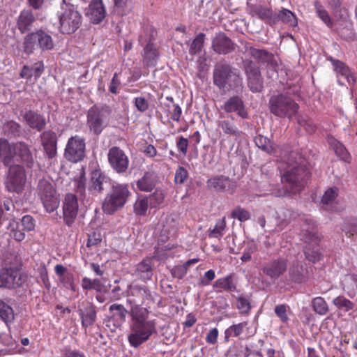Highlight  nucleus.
<instances>
[{"mask_svg":"<svg viewBox=\"0 0 357 357\" xmlns=\"http://www.w3.org/2000/svg\"><path fill=\"white\" fill-rule=\"evenodd\" d=\"M15 318L14 312L13 308L0 300V319L3 321L6 324L11 323Z\"/></svg>","mask_w":357,"mask_h":357,"instance_id":"51","label":"nucleus"},{"mask_svg":"<svg viewBox=\"0 0 357 357\" xmlns=\"http://www.w3.org/2000/svg\"><path fill=\"white\" fill-rule=\"evenodd\" d=\"M213 288L217 292L222 291L231 292L236 291V286L233 282V275H229L226 277L218 279L213 284Z\"/></svg>","mask_w":357,"mask_h":357,"instance_id":"37","label":"nucleus"},{"mask_svg":"<svg viewBox=\"0 0 357 357\" xmlns=\"http://www.w3.org/2000/svg\"><path fill=\"white\" fill-rule=\"evenodd\" d=\"M35 195L40 200L47 212H54L59 207V195L49 178H42L38 181Z\"/></svg>","mask_w":357,"mask_h":357,"instance_id":"8","label":"nucleus"},{"mask_svg":"<svg viewBox=\"0 0 357 357\" xmlns=\"http://www.w3.org/2000/svg\"><path fill=\"white\" fill-rule=\"evenodd\" d=\"M298 123L303 127L305 131L310 134H312L316 131V126L308 116H298Z\"/></svg>","mask_w":357,"mask_h":357,"instance_id":"57","label":"nucleus"},{"mask_svg":"<svg viewBox=\"0 0 357 357\" xmlns=\"http://www.w3.org/2000/svg\"><path fill=\"white\" fill-rule=\"evenodd\" d=\"M218 126L222 130L225 135L234 137L236 139L240 137L242 134V132L238 129L234 122L229 120L220 121Z\"/></svg>","mask_w":357,"mask_h":357,"instance_id":"42","label":"nucleus"},{"mask_svg":"<svg viewBox=\"0 0 357 357\" xmlns=\"http://www.w3.org/2000/svg\"><path fill=\"white\" fill-rule=\"evenodd\" d=\"M215 273L213 270L207 271L203 276L201 277L199 284L201 286H208L215 279Z\"/></svg>","mask_w":357,"mask_h":357,"instance_id":"63","label":"nucleus"},{"mask_svg":"<svg viewBox=\"0 0 357 357\" xmlns=\"http://www.w3.org/2000/svg\"><path fill=\"white\" fill-rule=\"evenodd\" d=\"M223 109L227 113L236 112L243 119H248L249 115L245 108L243 100L238 96L229 98L224 104Z\"/></svg>","mask_w":357,"mask_h":357,"instance_id":"26","label":"nucleus"},{"mask_svg":"<svg viewBox=\"0 0 357 357\" xmlns=\"http://www.w3.org/2000/svg\"><path fill=\"white\" fill-rule=\"evenodd\" d=\"M109 181V178L100 170H93L91 172V184L89 190L95 192L100 193L104 190V184Z\"/></svg>","mask_w":357,"mask_h":357,"instance_id":"34","label":"nucleus"},{"mask_svg":"<svg viewBox=\"0 0 357 357\" xmlns=\"http://www.w3.org/2000/svg\"><path fill=\"white\" fill-rule=\"evenodd\" d=\"M63 221L70 227L77 218L79 205L76 195L72 193H68L65 195L63 201Z\"/></svg>","mask_w":357,"mask_h":357,"instance_id":"16","label":"nucleus"},{"mask_svg":"<svg viewBox=\"0 0 357 357\" xmlns=\"http://www.w3.org/2000/svg\"><path fill=\"white\" fill-rule=\"evenodd\" d=\"M328 143L333 149L337 156L342 160L348 163L351 162V156L350 153L340 141L336 139L335 137L330 136L328 137Z\"/></svg>","mask_w":357,"mask_h":357,"instance_id":"35","label":"nucleus"},{"mask_svg":"<svg viewBox=\"0 0 357 357\" xmlns=\"http://www.w3.org/2000/svg\"><path fill=\"white\" fill-rule=\"evenodd\" d=\"M111 315L108 321H113L115 328H120L126 319L128 310L122 304L113 303L109 307Z\"/></svg>","mask_w":357,"mask_h":357,"instance_id":"30","label":"nucleus"},{"mask_svg":"<svg viewBox=\"0 0 357 357\" xmlns=\"http://www.w3.org/2000/svg\"><path fill=\"white\" fill-rule=\"evenodd\" d=\"M23 119L30 128L38 132L42 131L45 128V116L34 110H26L23 115Z\"/></svg>","mask_w":357,"mask_h":357,"instance_id":"27","label":"nucleus"},{"mask_svg":"<svg viewBox=\"0 0 357 357\" xmlns=\"http://www.w3.org/2000/svg\"><path fill=\"white\" fill-rule=\"evenodd\" d=\"M18 273L10 267L3 268L0 273V287L15 289L22 284Z\"/></svg>","mask_w":357,"mask_h":357,"instance_id":"21","label":"nucleus"},{"mask_svg":"<svg viewBox=\"0 0 357 357\" xmlns=\"http://www.w3.org/2000/svg\"><path fill=\"white\" fill-rule=\"evenodd\" d=\"M150 31L151 37L149 41L144 48L143 63L146 66H154L159 56V52L154 47L153 43H151V40L154 39V35L156 33V31L153 28H150Z\"/></svg>","mask_w":357,"mask_h":357,"instance_id":"28","label":"nucleus"},{"mask_svg":"<svg viewBox=\"0 0 357 357\" xmlns=\"http://www.w3.org/2000/svg\"><path fill=\"white\" fill-rule=\"evenodd\" d=\"M126 294V303L130 307V315L149 313V310L155 304L157 295L153 294L146 286L130 284Z\"/></svg>","mask_w":357,"mask_h":357,"instance_id":"3","label":"nucleus"},{"mask_svg":"<svg viewBox=\"0 0 357 357\" xmlns=\"http://www.w3.org/2000/svg\"><path fill=\"white\" fill-rule=\"evenodd\" d=\"M287 308L288 306L285 304H280L278 305L275 307V314L280 318V321L284 323L287 324L289 319L287 315Z\"/></svg>","mask_w":357,"mask_h":357,"instance_id":"60","label":"nucleus"},{"mask_svg":"<svg viewBox=\"0 0 357 357\" xmlns=\"http://www.w3.org/2000/svg\"><path fill=\"white\" fill-rule=\"evenodd\" d=\"M310 178V172L305 165H288L287 169L281 175V182L284 186L278 188L275 195L277 197L289 196L301 192Z\"/></svg>","mask_w":357,"mask_h":357,"instance_id":"1","label":"nucleus"},{"mask_svg":"<svg viewBox=\"0 0 357 357\" xmlns=\"http://www.w3.org/2000/svg\"><path fill=\"white\" fill-rule=\"evenodd\" d=\"M155 185L153 176L149 173H145L144 175L137 181V186L141 191H151Z\"/></svg>","mask_w":357,"mask_h":357,"instance_id":"45","label":"nucleus"},{"mask_svg":"<svg viewBox=\"0 0 357 357\" xmlns=\"http://www.w3.org/2000/svg\"><path fill=\"white\" fill-rule=\"evenodd\" d=\"M236 44L225 33L220 31L212 38L211 48L218 54H228L236 50Z\"/></svg>","mask_w":357,"mask_h":357,"instance_id":"17","label":"nucleus"},{"mask_svg":"<svg viewBox=\"0 0 357 357\" xmlns=\"http://www.w3.org/2000/svg\"><path fill=\"white\" fill-rule=\"evenodd\" d=\"M85 139L79 135L68 139L64 150L65 158L71 162H78L85 158Z\"/></svg>","mask_w":357,"mask_h":357,"instance_id":"13","label":"nucleus"},{"mask_svg":"<svg viewBox=\"0 0 357 357\" xmlns=\"http://www.w3.org/2000/svg\"><path fill=\"white\" fill-rule=\"evenodd\" d=\"M3 128L6 132L13 136L19 135L21 132L20 125L15 121H9L4 124Z\"/></svg>","mask_w":357,"mask_h":357,"instance_id":"58","label":"nucleus"},{"mask_svg":"<svg viewBox=\"0 0 357 357\" xmlns=\"http://www.w3.org/2000/svg\"><path fill=\"white\" fill-rule=\"evenodd\" d=\"M133 102L134 105L140 112H145L149 107L148 100L142 96L135 98Z\"/></svg>","mask_w":357,"mask_h":357,"instance_id":"62","label":"nucleus"},{"mask_svg":"<svg viewBox=\"0 0 357 357\" xmlns=\"http://www.w3.org/2000/svg\"><path fill=\"white\" fill-rule=\"evenodd\" d=\"M289 277L296 283H302L307 280V275L303 273V267L298 265H294L289 268Z\"/></svg>","mask_w":357,"mask_h":357,"instance_id":"52","label":"nucleus"},{"mask_svg":"<svg viewBox=\"0 0 357 357\" xmlns=\"http://www.w3.org/2000/svg\"><path fill=\"white\" fill-rule=\"evenodd\" d=\"M230 180L225 176H215L209 178L206 183L209 188L214 189L216 191H224L230 185Z\"/></svg>","mask_w":357,"mask_h":357,"instance_id":"38","label":"nucleus"},{"mask_svg":"<svg viewBox=\"0 0 357 357\" xmlns=\"http://www.w3.org/2000/svg\"><path fill=\"white\" fill-rule=\"evenodd\" d=\"M206 35L204 33H199L193 39L189 48V54L192 56L199 54L203 49Z\"/></svg>","mask_w":357,"mask_h":357,"instance_id":"50","label":"nucleus"},{"mask_svg":"<svg viewBox=\"0 0 357 357\" xmlns=\"http://www.w3.org/2000/svg\"><path fill=\"white\" fill-rule=\"evenodd\" d=\"M255 142L257 147L269 154L275 155L276 149L273 142L266 137L258 135L255 138Z\"/></svg>","mask_w":357,"mask_h":357,"instance_id":"43","label":"nucleus"},{"mask_svg":"<svg viewBox=\"0 0 357 357\" xmlns=\"http://www.w3.org/2000/svg\"><path fill=\"white\" fill-rule=\"evenodd\" d=\"M64 12L59 17L60 31L63 34H71L81 26L82 17L73 5H66Z\"/></svg>","mask_w":357,"mask_h":357,"instance_id":"11","label":"nucleus"},{"mask_svg":"<svg viewBox=\"0 0 357 357\" xmlns=\"http://www.w3.org/2000/svg\"><path fill=\"white\" fill-rule=\"evenodd\" d=\"M8 176L6 180V188L10 192L20 193L23 191L26 182V175L22 165H9Z\"/></svg>","mask_w":357,"mask_h":357,"instance_id":"12","label":"nucleus"},{"mask_svg":"<svg viewBox=\"0 0 357 357\" xmlns=\"http://www.w3.org/2000/svg\"><path fill=\"white\" fill-rule=\"evenodd\" d=\"M149 313L134 314L130 315V333L128 337L130 344L137 348L157 333L155 319H148Z\"/></svg>","mask_w":357,"mask_h":357,"instance_id":"2","label":"nucleus"},{"mask_svg":"<svg viewBox=\"0 0 357 357\" xmlns=\"http://www.w3.org/2000/svg\"><path fill=\"white\" fill-rule=\"evenodd\" d=\"M269 108L271 112L276 116L291 118L296 114L299 108L298 105L290 97L278 94L269 99Z\"/></svg>","mask_w":357,"mask_h":357,"instance_id":"10","label":"nucleus"},{"mask_svg":"<svg viewBox=\"0 0 357 357\" xmlns=\"http://www.w3.org/2000/svg\"><path fill=\"white\" fill-rule=\"evenodd\" d=\"M287 259L283 257L273 259L266 263L261 270L264 274L270 278L278 279L287 271Z\"/></svg>","mask_w":357,"mask_h":357,"instance_id":"18","label":"nucleus"},{"mask_svg":"<svg viewBox=\"0 0 357 357\" xmlns=\"http://www.w3.org/2000/svg\"><path fill=\"white\" fill-rule=\"evenodd\" d=\"M213 82L220 90H235L242 86V78L238 73L228 63H219L214 67Z\"/></svg>","mask_w":357,"mask_h":357,"instance_id":"4","label":"nucleus"},{"mask_svg":"<svg viewBox=\"0 0 357 357\" xmlns=\"http://www.w3.org/2000/svg\"><path fill=\"white\" fill-rule=\"evenodd\" d=\"M20 224L15 220L10 221L8 229L10 230L14 239L17 241H22L25 238L24 230L20 229Z\"/></svg>","mask_w":357,"mask_h":357,"instance_id":"54","label":"nucleus"},{"mask_svg":"<svg viewBox=\"0 0 357 357\" xmlns=\"http://www.w3.org/2000/svg\"><path fill=\"white\" fill-rule=\"evenodd\" d=\"M36 21L33 12L29 9L22 10L17 18L16 26L21 33L31 31Z\"/></svg>","mask_w":357,"mask_h":357,"instance_id":"25","label":"nucleus"},{"mask_svg":"<svg viewBox=\"0 0 357 357\" xmlns=\"http://www.w3.org/2000/svg\"><path fill=\"white\" fill-rule=\"evenodd\" d=\"M108 161L117 173H125L129 166V159L125 152L118 146H112L108 151Z\"/></svg>","mask_w":357,"mask_h":357,"instance_id":"15","label":"nucleus"},{"mask_svg":"<svg viewBox=\"0 0 357 357\" xmlns=\"http://www.w3.org/2000/svg\"><path fill=\"white\" fill-rule=\"evenodd\" d=\"M333 303L339 309H343L345 311H349L354 308V303L342 296L335 298Z\"/></svg>","mask_w":357,"mask_h":357,"instance_id":"56","label":"nucleus"},{"mask_svg":"<svg viewBox=\"0 0 357 357\" xmlns=\"http://www.w3.org/2000/svg\"><path fill=\"white\" fill-rule=\"evenodd\" d=\"M341 229L349 238L357 235V217L346 218L342 225Z\"/></svg>","mask_w":357,"mask_h":357,"instance_id":"44","label":"nucleus"},{"mask_svg":"<svg viewBox=\"0 0 357 357\" xmlns=\"http://www.w3.org/2000/svg\"><path fill=\"white\" fill-rule=\"evenodd\" d=\"M79 314L82 320V327L86 328L92 326L96 320V307L93 304L89 303L83 309L79 310Z\"/></svg>","mask_w":357,"mask_h":357,"instance_id":"33","label":"nucleus"},{"mask_svg":"<svg viewBox=\"0 0 357 357\" xmlns=\"http://www.w3.org/2000/svg\"><path fill=\"white\" fill-rule=\"evenodd\" d=\"M20 225L23 227L22 230L30 231L35 229L36 222L32 216L26 215L22 217Z\"/></svg>","mask_w":357,"mask_h":357,"instance_id":"61","label":"nucleus"},{"mask_svg":"<svg viewBox=\"0 0 357 357\" xmlns=\"http://www.w3.org/2000/svg\"><path fill=\"white\" fill-rule=\"evenodd\" d=\"M236 307L239 310L241 314H248L251 310V305L248 299L243 296H239L236 298Z\"/></svg>","mask_w":357,"mask_h":357,"instance_id":"59","label":"nucleus"},{"mask_svg":"<svg viewBox=\"0 0 357 357\" xmlns=\"http://www.w3.org/2000/svg\"><path fill=\"white\" fill-rule=\"evenodd\" d=\"M333 64L338 77H343L349 84L355 82L354 77L351 75L349 68L343 62L339 60H335Z\"/></svg>","mask_w":357,"mask_h":357,"instance_id":"39","label":"nucleus"},{"mask_svg":"<svg viewBox=\"0 0 357 357\" xmlns=\"http://www.w3.org/2000/svg\"><path fill=\"white\" fill-rule=\"evenodd\" d=\"M273 20L274 26L279 22L291 27H296L298 25V19L296 15L287 8H282L278 13H274Z\"/></svg>","mask_w":357,"mask_h":357,"instance_id":"32","label":"nucleus"},{"mask_svg":"<svg viewBox=\"0 0 357 357\" xmlns=\"http://www.w3.org/2000/svg\"><path fill=\"white\" fill-rule=\"evenodd\" d=\"M149 207V199L146 196L139 197L133 205V211L135 215L144 216Z\"/></svg>","mask_w":357,"mask_h":357,"instance_id":"49","label":"nucleus"},{"mask_svg":"<svg viewBox=\"0 0 357 357\" xmlns=\"http://www.w3.org/2000/svg\"><path fill=\"white\" fill-rule=\"evenodd\" d=\"M130 194L128 184L113 185L102 202L103 212L107 215L114 214L125 206Z\"/></svg>","mask_w":357,"mask_h":357,"instance_id":"5","label":"nucleus"},{"mask_svg":"<svg viewBox=\"0 0 357 357\" xmlns=\"http://www.w3.org/2000/svg\"><path fill=\"white\" fill-rule=\"evenodd\" d=\"M339 188L333 186L328 188L321 197L320 204L326 210H336L339 196Z\"/></svg>","mask_w":357,"mask_h":357,"instance_id":"31","label":"nucleus"},{"mask_svg":"<svg viewBox=\"0 0 357 357\" xmlns=\"http://www.w3.org/2000/svg\"><path fill=\"white\" fill-rule=\"evenodd\" d=\"M14 144H10L7 139H0V156L5 165L13 163Z\"/></svg>","mask_w":357,"mask_h":357,"instance_id":"36","label":"nucleus"},{"mask_svg":"<svg viewBox=\"0 0 357 357\" xmlns=\"http://www.w3.org/2000/svg\"><path fill=\"white\" fill-rule=\"evenodd\" d=\"M165 193L160 189H156L154 192L150 194L146 197L149 199V208H156L159 207L164 202Z\"/></svg>","mask_w":357,"mask_h":357,"instance_id":"48","label":"nucleus"},{"mask_svg":"<svg viewBox=\"0 0 357 357\" xmlns=\"http://www.w3.org/2000/svg\"><path fill=\"white\" fill-rule=\"evenodd\" d=\"M14 205L10 199L0 201V226L7 220L11 221Z\"/></svg>","mask_w":357,"mask_h":357,"instance_id":"40","label":"nucleus"},{"mask_svg":"<svg viewBox=\"0 0 357 357\" xmlns=\"http://www.w3.org/2000/svg\"><path fill=\"white\" fill-rule=\"evenodd\" d=\"M112 109L107 105H94L87 112L86 124L91 131L99 135L107 127Z\"/></svg>","mask_w":357,"mask_h":357,"instance_id":"9","label":"nucleus"},{"mask_svg":"<svg viewBox=\"0 0 357 357\" xmlns=\"http://www.w3.org/2000/svg\"><path fill=\"white\" fill-rule=\"evenodd\" d=\"M41 143L45 153L50 159L54 158L57 153V137L52 130L44 131L41 135Z\"/></svg>","mask_w":357,"mask_h":357,"instance_id":"23","label":"nucleus"},{"mask_svg":"<svg viewBox=\"0 0 357 357\" xmlns=\"http://www.w3.org/2000/svg\"><path fill=\"white\" fill-rule=\"evenodd\" d=\"M106 12L102 0H92L86 9V16L93 24H98L105 17Z\"/></svg>","mask_w":357,"mask_h":357,"instance_id":"22","label":"nucleus"},{"mask_svg":"<svg viewBox=\"0 0 357 357\" xmlns=\"http://www.w3.org/2000/svg\"><path fill=\"white\" fill-rule=\"evenodd\" d=\"M248 51L249 54L259 63L266 65L274 70H276L278 68V61L272 52L264 49H257L252 47H250Z\"/></svg>","mask_w":357,"mask_h":357,"instance_id":"20","label":"nucleus"},{"mask_svg":"<svg viewBox=\"0 0 357 357\" xmlns=\"http://www.w3.org/2000/svg\"><path fill=\"white\" fill-rule=\"evenodd\" d=\"M54 46L52 36L43 29L28 33L22 43L23 52L26 55L33 54L37 49L42 52L52 50Z\"/></svg>","mask_w":357,"mask_h":357,"instance_id":"6","label":"nucleus"},{"mask_svg":"<svg viewBox=\"0 0 357 357\" xmlns=\"http://www.w3.org/2000/svg\"><path fill=\"white\" fill-rule=\"evenodd\" d=\"M302 231L305 241L307 243L304 250L305 258L312 263L319 261L322 255L318 244L319 240L315 222L312 220H305Z\"/></svg>","mask_w":357,"mask_h":357,"instance_id":"7","label":"nucleus"},{"mask_svg":"<svg viewBox=\"0 0 357 357\" xmlns=\"http://www.w3.org/2000/svg\"><path fill=\"white\" fill-rule=\"evenodd\" d=\"M250 14L256 16L271 26H274V13L271 7L261 4L249 5Z\"/></svg>","mask_w":357,"mask_h":357,"instance_id":"24","label":"nucleus"},{"mask_svg":"<svg viewBox=\"0 0 357 357\" xmlns=\"http://www.w3.org/2000/svg\"><path fill=\"white\" fill-rule=\"evenodd\" d=\"M247 326V322L243 321L238 324H233L225 329L224 342H229L231 337H237L240 336Z\"/></svg>","mask_w":357,"mask_h":357,"instance_id":"41","label":"nucleus"},{"mask_svg":"<svg viewBox=\"0 0 357 357\" xmlns=\"http://www.w3.org/2000/svg\"><path fill=\"white\" fill-rule=\"evenodd\" d=\"M311 305L313 310L319 315H325L328 312L329 307L328 303L321 296L312 298Z\"/></svg>","mask_w":357,"mask_h":357,"instance_id":"46","label":"nucleus"},{"mask_svg":"<svg viewBox=\"0 0 357 357\" xmlns=\"http://www.w3.org/2000/svg\"><path fill=\"white\" fill-rule=\"evenodd\" d=\"M231 218L237 219L240 222H245L250 218V213L240 206L234 208L231 213Z\"/></svg>","mask_w":357,"mask_h":357,"instance_id":"55","label":"nucleus"},{"mask_svg":"<svg viewBox=\"0 0 357 357\" xmlns=\"http://www.w3.org/2000/svg\"><path fill=\"white\" fill-rule=\"evenodd\" d=\"M153 259L146 257L135 266L132 275L144 281L150 280L153 276Z\"/></svg>","mask_w":357,"mask_h":357,"instance_id":"29","label":"nucleus"},{"mask_svg":"<svg viewBox=\"0 0 357 357\" xmlns=\"http://www.w3.org/2000/svg\"><path fill=\"white\" fill-rule=\"evenodd\" d=\"M314 6L318 17H319L328 27L332 28L333 23L331 20V18L321 2L317 0L315 1L314 2Z\"/></svg>","mask_w":357,"mask_h":357,"instance_id":"47","label":"nucleus"},{"mask_svg":"<svg viewBox=\"0 0 357 357\" xmlns=\"http://www.w3.org/2000/svg\"><path fill=\"white\" fill-rule=\"evenodd\" d=\"M13 162H20L31 168L34 163V158L30 150V146L24 142L14 143Z\"/></svg>","mask_w":357,"mask_h":357,"instance_id":"19","label":"nucleus"},{"mask_svg":"<svg viewBox=\"0 0 357 357\" xmlns=\"http://www.w3.org/2000/svg\"><path fill=\"white\" fill-rule=\"evenodd\" d=\"M188 273V269L185 266L183 265H178L173 267L171 270L172 275L178 279L183 278Z\"/></svg>","mask_w":357,"mask_h":357,"instance_id":"64","label":"nucleus"},{"mask_svg":"<svg viewBox=\"0 0 357 357\" xmlns=\"http://www.w3.org/2000/svg\"><path fill=\"white\" fill-rule=\"evenodd\" d=\"M243 68L250 91L253 93L261 91L264 86L259 67L253 61L247 59L243 61Z\"/></svg>","mask_w":357,"mask_h":357,"instance_id":"14","label":"nucleus"},{"mask_svg":"<svg viewBox=\"0 0 357 357\" xmlns=\"http://www.w3.org/2000/svg\"><path fill=\"white\" fill-rule=\"evenodd\" d=\"M227 227L225 218L218 220L213 229H210L208 231V237L211 238H220L223 234Z\"/></svg>","mask_w":357,"mask_h":357,"instance_id":"53","label":"nucleus"}]
</instances>
